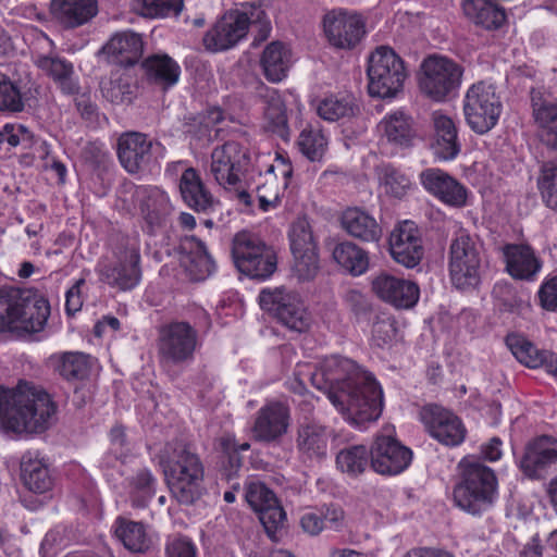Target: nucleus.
<instances>
[{
	"label": "nucleus",
	"mask_w": 557,
	"mask_h": 557,
	"mask_svg": "<svg viewBox=\"0 0 557 557\" xmlns=\"http://www.w3.org/2000/svg\"><path fill=\"white\" fill-rule=\"evenodd\" d=\"M344 300L356 315L366 314L371 309L368 297L358 289H348L344 295Z\"/></svg>",
	"instance_id": "61"
},
{
	"label": "nucleus",
	"mask_w": 557,
	"mask_h": 557,
	"mask_svg": "<svg viewBox=\"0 0 557 557\" xmlns=\"http://www.w3.org/2000/svg\"><path fill=\"white\" fill-rule=\"evenodd\" d=\"M249 26L257 30L255 46L269 37L271 23L260 4L243 3L239 9L226 12L206 33L203 45L212 52L231 49L246 37Z\"/></svg>",
	"instance_id": "4"
},
{
	"label": "nucleus",
	"mask_w": 557,
	"mask_h": 557,
	"mask_svg": "<svg viewBox=\"0 0 557 557\" xmlns=\"http://www.w3.org/2000/svg\"><path fill=\"white\" fill-rule=\"evenodd\" d=\"M357 107L349 97L326 98L318 107V114L326 121H337L355 114Z\"/></svg>",
	"instance_id": "54"
},
{
	"label": "nucleus",
	"mask_w": 557,
	"mask_h": 557,
	"mask_svg": "<svg viewBox=\"0 0 557 557\" xmlns=\"http://www.w3.org/2000/svg\"><path fill=\"white\" fill-rule=\"evenodd\" d=\"M332 430L318 422H305L296 430V451L301 462L306 465L321 463L329 456V444Z\"/></svg>",
	"instance_id": "20"
},
{
	"label": "nucleus",
	"mask_w": 557,
	"mask_h": 557,
	"mask_svg": "<svg viewBox=\"0 0 557 557\" xmlns=\"http://www.w3.org/2000/svg\"><path fill=\"white\" fill-rule=\"evenodd\" d=\"M289 425V407L285 403L273 400L257 411L252 434L259 442L273 443L287 433Z\"/></svg>",
	"instance_id": "22"
},
{
	"label": "nucleus",
	"mask_w": 557,
	"mask_h": 557,
	"mask_svg": "<svg viewBox=\"0 0 557 557\" xmlns=\"http://www.w3.org/2000/svg\"><path fill=\"white\" fill-rule=\"evenodd\" d=\"M380 187L392 197L401 198L410 186L409 180L391 165L377 168Z\"/></svg>",
	"instance_id": "50"
},
{
	"label": "nucleus",
	"mask_w": 557,
	"mask_h": 557,
	"mask_svg": "<svg viewBox=\"0 0 557 557\" xmlns=\"http://www.w3.org/2000/svg\"><path fill=\"white\" fill-rule=\"evenodd\" d=\"M413 453L395 437L394 426H384L374 437L370 448V465L383 475H396L408 468Z\"/></svg>",
	"instance_id": "14"
},
{
	"label": "nucleus",
	"mask_w": 557,
	"mask_h": 557,
	"mask_svg": "<svg viewBox=\"0 0 557 557\" xmlns=\"http://www.w3.org/2000/svg\"><path fill=\"white\" fill-rule=\"evenodd\" d=\"M467 125L479 135L493 129L500 117L503 103L494 85L480 81L468 87L462 99Z\"/></svg>",
	"instance_id": "11"
},
{
	"label": "nucleus",
	"mask_w": 557,
	"mask_h": 557,
	"mask_svg": "<svg viewBox=\"0 0 557 557\" xmlns=\"http://www.w3.org/2000/svg\"><path fill=\"white\" fill-rule=\"evenodd\" d=\"M369 455L370 450L363 445L343 448L336 455V466L342 472L358 476L368 468Z\"/></svg>",
	"instance_id": "45"
},
{
	"label": "nucleus",
	"mask_w": 557,
	"mask_h": 557,
	"mask_svg": "<svg viewBox=\"0 0 557 557\" xmlns=\"http://www.w3.org/2000/svg\"><path fill=\"white\" fill-rule=\"evenodd\" d=\"M293 274L299 282H308L315 277L319 272V253L318 250H304L293 252Z\"/></svg>",
	"instance_id": "53"
},
{
	"label": "nucleus",
	"mask_w": 557,
	"mask_h": 557,
	"mask_svg": "<svg viewBox=\"0 0 557 557\" xmlns=\"http://www.w3.org/2000/svg\"><path fill=\"white\" fill-rule=\"evenodd\" d=\"M49 314V302L39 294L13 287L0 288V333L40 332Z\"/></svg>",
	"instance_id": "5"
},
{
	"label": "nucleus",
	"mask_w": 557,
	"mask_h": 557,
	"mask_svg": "<svg viewBox=\"0 0 557 557\" xmlns=\"http://www.w3.org/2000/svg\"><path fill=\"white\" fill-rule=\"evenodd\" d=\"M420 72V95L434 103H444L459 90L463 67L446 57L432 54L423 60Z\"/></svg>",
	"instance_id": "10"
},
{
	"label": "nucleus",
	"mask_w": 557,
	"mask_h": 557,
	"mask_svg": "<svg viewBox=\"0 0 557 557\" xmlns=\"http://www.w3.org/2000/svg\"><path fill=\"white\" fill-rule=\"evenodd\" d=\"M341 225L349 236L363 243H377L382 237V228L376 220L357 207L347 208L342 213Z\"/></svg>",
	"instance_id": "33"
},
{
	"label": "nucleus",
	"mask_w": 557,
	"mask_h": 557,
	"mask_svg": "<svg viewBox=\"0 0 557 557\" xmlns=\"http://www.w3.org/2000/svg\"><path fill=\"white\" fill-rule=\"evenodd\" d=\"M463 12L476 25L486 29H497L506 20L504 10L487 0H465Z\"/></svg>",
	"instance_id": "42"
},
{
	"label": "nucleus",
	"mask_w": 557,
	"mask_h": 557,
	"mask_svg": "<svg viewBox=\"0 0 557 557\" xmlns=\"http://www.w3.org/2000/svg\"><path fill=\"white\" fill-rule=\"evenodd\" d=\"M332 257L343 270L352 276L362 275L369 269L368 251L349 240L336 244Z\"/></svg>",
	"instance_id": "39"
},
{
	"label": "nucleus",
	"mask_w": 557,
	"mask_h": 557,
	"mask_svg": "<svg viewBox=\"0 0 557 557\" xmlns=\"http://www.w3.org/2000/svg\"><path fill=\"white\" fill-rule=\"evenodd\" d=\"M324 34L330 42L338 49H352L366 34V25L357 13L333 10L323 17Z\"/></svg>",
	"instance_id": "18"
},
{
	"label": "nucleus",
	"mask_w": 557,
	"mask_h": 557,
	"mask_svg": "<svg viewBox=\"0 0 557 557\" xmlns=\"http://www.w3.org/2000/svg\"><path fill=\"white\" fill-rule=\"evenodd\" d=\"M185 245H188L191 250L187 270L194 280H205L214 271V262L208 253L206 245L196 237L186 239Z\"/></svg>",
	"instance_id": "46"
},
{
	"label": "nucleus",
	"mask_w": 557,
	"mask_h": 557,
	"mask_svg": "<svg viewBox=\"0 0 557 557\" xmlns=\"http://www.w3.org/2000/svg\"><path fill=\"white\" fill-rule=\"evenodd\" d=\"M304 532L309 535H318L324 528L322 516L315 512H306L300 518Z\"/></svg>",
	"instance_id": "63"
},
{
	"label": "nucleus",
	"mask_w": 557,
	"mask_h": 557,
	"mask_svg": "<svg viewBox=\"0 0 557 557\" xmlns=\"http://www.w3.org/2000/svg\"><path fill=\"white\" fill-rule=\"evenodd\" d=\"M481 245L478 237L458 226L449 245L448 270L453 285L458 289H469L481 280Z\"/></svg>",
	"instance_id": "8"
},
{
	"label": "nucleus",
	"mask_w": 557,
	"mask_h": 557,
	"mask_svg": "<svg viewBox=\"0 0 557 557\" xmlns=\"http://www.w3.org/2000/svg\"><path fill=\"white\" fill-rule=\"evenodd\" d=\"M506 343L516 359L525 367H544L546 372L557 377V356L548 350H540L523 336L511 334Z\"/></svg>",
	"instance_id": "30"
},
{
	"label": "nucleus",
	"mask_w": 557,
	"mask_h": 557,
	"mask_svg": "<svg viewBox=\"0 0 557 557\" xmlns=\"http://www.w3.org/2000/svg\"><path fill=\"white\" fill-rule=\"evenodd\" d=\"M373 293L384 302L398 309L412 308L418 301L414 282L382 272L372 280Z\"/></svg>",
	"instance_id": "25"
},
{
	"label": "nucleus",
	"mask_w": 557,
	"mask_h": 557,
	"mask_svg": "<svg viewBox=\"0 0 557 557\" xmlns=\"http://www.w3.org/2000/svg\"><path fill=\"white\" fill-rule=\"evenodd\" d=\"M25 109V98L11 77L0 71V112L20 113Z\"/></svg>",
	"instance_id": "47"
},
{
	"label": "nucleus",
	"mask_w": 557,
	"mask_h": 557,
	"mask_svg": "<svg viewBox=\"0 0 557 557\" xmlns=\"http://www.w3.org/2000/svg\"><path fill=\"white\" fill-rule=\"evenodd\" d=\"M166 557H197V548L187 536L169 537L165 544Z\"/></svg>",
	"instance_id": "59"
},
{
	"label": "nucleus",
	"mask_w": 557,
	"mask_h": 557,
	"mask_svg": "<svg viewBox=\"0 0 557 557\" xmlns=\"http://www.w3.org/2000/svg\"><path fill=\"white\" fill-rule=\"evenodd\" d=\"M49 11L64 28L85 25L98 13L97 0H50Z\"/></svg>",
	"instance_id": "28"
},
{
	"label": "nucleus",
	"mask_w": 557,
	"mask_h": 557,
	"mask_svg": "<svg viewBox=\"0 0 557 557\" xmlns=\"http://www.w3.org/2000/svg\"><path fill=\"white\" fill-rule=\"evenodd\" d=\"M389 251L393 259L408 268L418 265V225L411 220L399 222L389 236Z\"/></svg>",
	"instance_id": "27"
},
{
	"label": "nucleus",
	"mask_w": 557,
	"mask_h": 557,
	"mask_svg": "<svg viewBox=\"0 0 557 557\" xmlns=\"http://www.w3.org/2000/svg\"><path fill=\"white\" fill-rule=\"evenodd\" d=\"M132 503L135 507H145L153 495L154 479L148 470H140L133 480Z\"/></svg>",
	"instance_id": "55"
},
{
	"label": "nucleus",
	"mask_w": 557,
	"mask_h": 557,
	"mask_svg": "<svg viewBox=\"0 0 557 557\" xmlns=\"http://www.w3.org/2000/svg\"><path fill=\"white\" fill-rule=\"evenodd\" d=\"M379 132L389 144L400 148L413 146L416 137L414 121L404 111L386 115L377 125Z\"/></svg>",
	"instance_id": "35"
},
{
	"label": "nucleus",
	"mask_w": 557,
	"mask_h": 557,
	"mask_svg": "<svg viewBox=\"0 0 557 557\" xmlns=\"http://www.w3.org/2000/svg\"><path fill=\"white\" fill-rule=\"evenodd\" d=\"M115 524V534L128 550L143 553L149 549L151 540L141 522L117 518Z\"/></svg>",
	"instance_id": "44"
},
{
	"label": "nucleus",
	"mask_w": 557,
	"mask_h": 557,
	"mask_svg": "<svg viewBox=\"0 0 557 557\" xmlns=\"http://www.w3.org/2000/svg\"><path fill=\"white\" fill-rule=\"evenodd\" d=\"M557 183V154L545 160L540 166L537 184Z\"/></svg>",
	"instance_id": "64"
},
{
	"label": "nucleus",
	"mask_w": 557,
	"mask_h": 557,
	"mask_svg": "<svg viewBox=\"0 0 557 557\" xmlns=\"http://www.w3.org/2000/svg\"><path fill=\"white\" fill-rule=\"evenodd\" d=\"M392 318H379L372 326V342L377 347H385L393 343L396 337V325Z\"/></svg>",
	"instance_id": "56"
},
{
	"label": "nucleus",
	"mask_w": 557,
	"mask_h": 557,
	"mask_svg": "<svg viewBox=\"0 0 557 557\" xmlns=\"http://www.w3.org/2000/svg\"><path fill=\"white\" fill-rule=\"evenodd\" d=\"M32 134L24 125L7 124L0 131V144L8 143L11 147L24 145L25 148L30 146Z\"/></svg>",
	"instance_id": "58"
},
{
	"label": "nucleus",
	"mask_w": 557,
	"mask_h": 557,
	"mask_svg": "<svg viewBox=\"0 0 557 557\" xmlns=\"http://www.w3.org/2000/svg\"><path fill=\"white\" fill-rule=\"evenodd\" d=\"M101 88L103 96L112 103L123 104L132 101L129 84L122 78L110 79L103 83Z\"/></svg>",
	"instance_id": "57"
},
{
	"label": "nucleus",
	"mask_w": 557,
	"mask_h": 557,
	"mask_svg": "<svg viewBox=\"0 0 557 557\" xmlns=\"http://www.w3.org/2000/svg\"><path fill=\"white\" fill-rule=\"evenodd\" d=\"M310 381L323 391L334 407L354 424L375 421L383 410V393L375 379L352 360L332 356L310 373Z\"/></svg>",
	"instance_id": "1"
},
{
	"label": "nucleus",
	"mask_w": 557,
	"mask_h": 557,
	"mask_svg": "<svg viewBox=\"0 0 557 557\" xmlns=\"http://www.w3.org/2000/svg\"><path fill=\"white\" fill-rule=\"evenodd\" d=\"M148 78L163 88L175 85L178 81L180 65L169 55H151L143 62Z\"/></svg>",
	"instance_id": "43"
},
{
	"label": "nucleus",
	"mask_w": 557,
	"mask_h": 557,
	"mask_svg": "<svg viewBox=\"0 0 557 557\" xmlns=\"http://www.w3.org/2000/svg\"><path fill=\"white\" fill-rule=\"evenodd\" d=\"M84 284V280H78L67 292L65 299V308L69 314H73L81 310L83 299L81 295V286Z\"/></svg>",
	"instance_id": "62"
},
{
	"label": "nucleus",
	"mask_w": 557,
	"mask_h": 557,
	"mask_svg": "<svg viewBox=\"0 0 557 557\" xmlns=\"http://www.w3.org/2000/svg\"><path fill=\"white\" fill-rule=\"evenodd\" d=\"M35 64L46 75L51 77L64 94L73 95L78 91L74 79L73 64L57 55H38Z\"/></svg>",
	"instance_id": "37"
},
{
	"label": "nucleus",
	"mask_w": 557,
	"mask_h": 557,
	"mask_svg": "<svg viewBox=\"0 0 557 557\" xmlns=\"http://www.w3.org/2000/svg\"><path fill=\"white\" fill-rule=\"evenodd\" d=\"M420 181L431 195L451 208L468 205V188L441 169H426L420 173Z\"/></svg>",
	"instance_id": "24"
},
{
	"label": "nucleus",
	"mask_w": 557,
	"mask_h": 557,
	"mask_svg": "<svg viewBox=\"0 0 557 557\" xmlns=\"http://www.w3.org/2000/svg\"><path fill=\"white\" fill-rule=\"evenodd\" d=\"M557 461V440L541 436L531 442L520 460V468L529 478H541L543 472Z\"/></svg>",
	"instance_id": "29"
},
{
	"label": "nucleus",
	"mask_w": 557,
	"mask_h": 557,
	"mask_svg": "<svg viewBox=\"0 0 557 557\" xmlns=\"http://www.w3.org/2000/svg\"><path fill=\"white\" fill-rule=\"evenodd\" d=\"M250 163L249 150L237 141H226L211 152L210 174L225 189L235 188Z\"/></svg>",
	"instance_id": "15"
},
{
	"label": "nucleus",
	"mask_w": 557,
	"mask_h": 557,
	"mask_svg": "<svg viewBox=\"0 0 557 557\" xmlns=\"http://www.w3.org/2000/svg\"><path fill=\"white\" fill-rule=\"evenodd\" d=\"M180 191L183 200L194 210L206 212L213 205L208 191L195 169H186L180 180Z\"/></svg>",
	"instance_id": "38"
},
{
	"label": "nucleus",
	"mask_w": 557,
	"mask_h": 557,
	"mask_svg": "<svg viewBox=\"0 0 557 557\" xmlns=\"http://www.w3.org/2000/svg\"><path fill=\"white\" fill-rule=\"evenodd\" d=\"M541 306L548 311H557V275L545 281L539 290Z\"/></svg>",
	"instance_id": "60"
},
{
	"label": "nucleus",
	"mask_w": 557,
	"mask_h": 557,
	"mask_svg": "<svg viewBox=\"0 0 557 557\" xmlns=\"http://www.w3.org/2000/svg\"><path fill=\"white\" fill-rule=\"evenodd\" d=\"M326 138L320 129L304 128L298 138V147L310 161H320L326 150Z\"/></svg>",
	"instance_id": "51"
},
{
	"label": "nucleus",
	"mask_w": 557,
	"mask_h": 557,
	"mask_svg": "<svg viewBox=\"0 0 557 557\" xmlns=\"http://www.w3.org/2000/svg\"><path fill=\"white\" fill-rule=\"evenodd\" d=\"M160 463L173 497L183 505H191L201 496L203 466L188 444L181 441L168 443L160 456Z\"/></svg>",
	"instance_id": "3"
},
{
	"label": "nucleus",
	"mask_w": 557,
	"mask_h": 557,
	"mask_svg": "<svg viewBox=\"0 0 557 557\" xmlns=\"http://www.w3.org/2000/svg\"><path fill=\"white\" fill-rule=\"evenodd\" d=\"M263 127L271 133L287 139L289 135L287 114L284 101L275 89H270L264 96Z\"/></svg>",
	"instance_id": "41"
},
{
	"label": "nucleus",
	"mask_w": 557,
	"mask_h": 557,
	"mask_svg": "<svg viewBox=\"0 0 557 557\" xmlns=\"http://www.w3.org/2000/svg\"><path fill=\"white\" fill-rule=\"evenodd\" d=\"M259 304L263 310L293 332L304 333L311 325V315L295 292L284 287L263 289L259 295Z\"/></svg>",
	"instance_id": "13"
},
{
	"label": "nucleus",
	"mask_w": 557,
	"mask_h": 557,
	"mask_svg": "<svg viewBox=\"0 0 557 557\" xmlns=\"http://www.w3.org/2000/svg\"><path fill=\"white\" fill-rule=\"evenodd\" d=\"M503 255L506 271L515 280L533 281L542 268V262L528 245H506Z\"/></svg>",
	"instance_id": "31"
},
{
	"label": "nucleus",
	"mask_w": 557,
	"mask_h": 557,
	"mask_svg": "<svg viewBox=\"0 0 557 557\" xmlns=\"http://www.w3.org/2000/svg\"><path fill=\"white\" fill-rule=\"evenodd\" d=\"M133 9L146 17L177 15L183 9V0H133Z\"/></svg>",
	"instance_id": "48"
},
{
	"label": "nucleus",
	"mask_w": 557,
	"mask_h": 557,
	"mask_svg": "<svg viewBox=\"0 0 557 557\" xmlns=\"http://www.w3.org/2000/svg\"><path fill=\"white\" fill-rule=\"evenodd\" d=\"M153 141L139 132L120 135L116 153L121 165L129 173L137 174L148 169L152 161Z\"/></svg>",
	"instance_id": "23"
},
{
	"label": "nucleus",
	"mask_w": 557,
	"mask_h": 557,
	"mask_svg": "<svg viewBox=\"0 0 557 557\" xmlns=\"http://www.w3.org/2000/svg\"><path fill=\"white\" fill-rule=\"evenodd\" d=\"M245 499L258 513L259 520L272 540H277V533L284 528L286 513L278 504L275 494L260 481H249L245 484Z\"/></svg>",
	"instance_id": "16"
},
{
	"label": "nucleus",
	"mask_w": 557,
	"mask_h": 557,
	"mask_svg": "<svg viewBox=\"0 0 557 557\" xmlns=\"http://www.w3.org/2000/svg\"><path fill=\"white\" fill-rule=\"evenodd\" d=\"M429 434L447 446L461 444L466 429L458 417L436 405L425 406L420 412Z\"/></svg>",
	"instance_id": "21"
},
{
	"label": "nucleus",
	"mask_w": 557,
	"mask_h": 557,
	"mask_svg": "<svg viewBox=\"0 0 557 557\" xmlns=\"http://www.w3.org/2000/svg\"><path fill=\"white\" fill-rule=\"evenodd\" d=\"M139 262V249L135 245L127 246L116 253L115 262L106 264L100 269V278L114 288L132 289L141 277Z\"/></svg>",
	"instance_id": "19"
},
{
	"label": "nucleus",
	"mask_w": 557,
	"mask_h": 557,
	"mask_svg": "<svg viewBox=\"0 0 557 557\" xmlns=\"http://www.w3.org/2000/svg\"><path fill=\"white\" fill-rule=\"evenodd\" d=\"M232 255L238 271L251 278L265 280L276 270L274 250L251 233L235 235Z\"/></svg>",
	"instance_id": "12"
},
{
	"label": "nucleus",
	"mask_w": 557,
	"mask_h": 557,
	"mask_svg": "<svg viewBox=\"0 0 557 557\" xmlns=\"http://www.w3.org/2000/svg\"><path fill=\"white\" fill-rule=\"evenodd\" d=\"M265 77L273 83H278L287 75L290 66V52L281 41L269 44L260 59Z\"/></svg>",
	"instance_id": "40"
},
{
	"label": "nucleus",
	"mask_w": 557,
	"mask_h": 557,
	"mask_svg": "<svg viewBox=\"0 0 557 557\" xmlns=\"http://www.w3.org/2000/svg\"><path fill=\"white\" fill-rule=\"evenodd\" d=\"M104 50L112 62L122 66H132L140 59L144 45L138 34L122 32L108 41Z\"/></svg>",
	"instance_id": "34"
},
{
	"label": "nucleus",
	"mask_w": 557,
	"mask_h": 557,
	"mask_svg": "<svg viewBox=\"0 0 557 557\" xmlns=\"http://www.w3.org/2000/svg\"><path fill=\"white\" fill-rule=\"evenodd\" d=\"M459 468L461 480L453 493L456 506L473 516L486 511L497 494L494 471L473 457L461 459Z\"/></svg>",
	"instance_id": "6"
},
{
	"label": "nucleus",
	"mask_w": 557,
	"mask_h": 557,
	"mask_svg": "<svg viewBox=\"0 0 557 557\" xmlns=\"http://www.w3.org/2000/svg\"><path fill=\"white\" fill-rule=\"evenodd\" d=\"M57 407L40 386L20 381L0 386V431L4 434H39L50 428Z\"/></svg>",
	"instance_id": "2"
},
{
	"label": "nucleus",
	"mask_w": 557,
	"mask_h": 557,
	"mask_svg": "<svg viewBox=\"0 0 557 557\" xmlns=\"http://www.w3.org/2000/svg\"><path fill=\"white\" fill-rule=\"evenodd\" d=\"M21 478L24 485L33 493L49 494L53 486V479L50 475L47 465L37 454L27 451L21 460Z\"/></svg>",
	"instance_id": "36"
},
{
	"label": "nucleus",
	"mask_w": 557,
	"mask_h": 557,
	"mask_svg": "<svg viewBox=\"0 0 557 557\" xmlns=\"http://www.w3.org/2000/svg\"><path fill=\"white\" fill-rule=\"evenodd\" d=\"M367 75L371 97L394 99L403 91L408 72L393 48L379 46L368 58Z\"/></svg>",
	"instance_id": "7"
},
{
	"label": "nucleus",
	"mask_w": 557,
	"mask_h": 557,
	"mask_svg": "<svg viewBox=\"0 0 557 557\" xmlns=\"http://www.w3.org/2000/svg\"><path fill=\"white\" fill-rule=\"evenodd\" d=\"M198 346V331L186 321H172L158 330L157 354L163 369L189 364Z\"/></svg>",
	"instance_id": "9"
},
{
	"label": "nucleus",
	"mask_w": 557,
	"mask_h": 557,
	"mask_svg": "<svg viewBox=\"0 0 557 557\" xmlns=\"http://www.w3.org/2000/svg\"><path fill=\"white\" fill-rule=\"evenodd\" d=\"M434 136L431 143L433 156L440 161H451L457 158L461 150L458 140V131L450 116L443 110H435L431 113Z\"/></svg>",
	"instance_id": "26"
},
{
	"label": "nucleus",
	"mask_w": 557,
	"mask_h": 557,
	"mask_svg": "<svg viewBox=\"0 0 557 557\" xmlns=\"http://www.w3.org/2000/svg\"><path fill=\"white\" fill-rule=\"evenodd\" d=\"M134 201L149 234L153 235L168 226L173 208L163 190L156 186H137Z\"/></svg>",
	"instance_id": "17"
},
{
	"label": "nucleus",
	"mask_w": 557,
	"mask_h": 557,
	"mask_svg": "<svg viewBox=\"0 0 557 557\" xmlns=\"http://www.w3.org/2000/svg\"><path fill=\"white\" fill-rule=\"evenodd\" d=\"M532 116L540 131L542 141L552 149H557V100L532 92Z\"/></svg>",
	"instance_id": "32"
},
{
	"label": "nucleus",
	"mask_w": 557,
	"mask_h": 557,
	"mask_svg": "<svg viewBox=\"0 0 557 557\" xmlns=\"http://www.w3.org/2000/svg\"><path fill=\"white\" fill-rule=\"evenodd\" d=\"M58 371L66 380H83L89 372V359L82 352H64L60 356Z\"/></svg>",
	"instance_id": "52"
},
{
	"label": "nucleus",
	"mask_w": 557,
	"mask_h": 557,
	"mask_svg": "<svg viewBox=\"0 0 557 557\" xmlns=\"http://www.w3.org/2000/svg\"><path fill=\"white\" fill-rule=\"evenodd\" d=\"M288 237L292 253L304 250H318V243L312 227L306 218H299L290 225Z\"/></svg>",
	"instance_id": "49"
}]
</instances>
